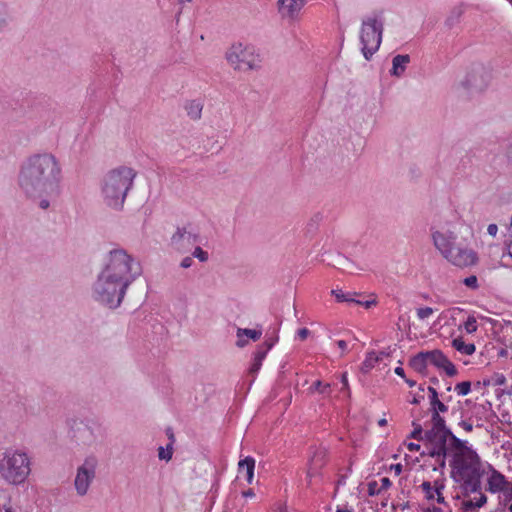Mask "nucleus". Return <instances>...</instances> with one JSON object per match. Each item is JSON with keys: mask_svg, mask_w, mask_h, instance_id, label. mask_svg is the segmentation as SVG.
Segmentation results:
<instances>
[{"mask_svg": "<svg viewBox=\"0 0 512 512\" xmlns=\"http://www.w3.org/2000/svg\"><path fill=\"white\" fill-rule=\"evenodd\" d=\"M142 273L139 262L124 249L109 252L108 262L93 284V299L110 309L119 307L129 285Z\"/></svg>", "mask_w": 512, "mask_h": 512, "instance_id": "nucleus-1", "label": "nucleus"}, {"mask_svg": "<svg viewBox=\"0 0 512 512\" xmlns=\"http://www.w3.org/2000/svg\"><path fill=\"white\" fill-rule=\"evenodd\" d=\"M494 385L502 386L506 383V377L503 374L495 373L492 377Z\"/></svg>", "mask_w": 512, "mask_h": 512, "instance_id": "nucleus-48", "label": "nucleus"}, {"mask_svg": "<svg viewBox=\"0 0 512 512\" xmlns=\"http://www.w3.org/2000/svg\"><path fill=\"white\" fill-rule=\"evenodd\" d=\"M448 457L452 458V454H441L440 456H434L433 458L436 459V462L438 464V467H434L433 470L436 471L437 469L441 470V474H443V470L446 467V459Z\"/></svg>", "mask_w": 512, "mask_h": 512, "instance_id": "nucleus-39", "label": "nucleus"}, {"mask_svg": "<svg viewBox=\"0 0 512 512\" xmlns=\"http://www.w3.org/2000/svg\"><path fill=\"white\" fill-rule=\"evenodd\" d=\"M172 455L173 447H171V444H167L166 448H163L162 446L158 448V457L160 460L169 461L172 458Z\"/></svg>", "mask_w": 512, "mask_h": 512, "instance_id": "nucleus-34", "label": "nucleus"}, {"mask_svg": "<svg viewBox=\"0 0 512 512\" xmlns=\"http://www.w3.org/2000/svg\"><path fill=\"white\" fill-rule=\"evenodd\" d=\"M420 487L423 490V492L425 493V498L427 500L430 501L435 498L436 493L434 491V487L429 481H424Z\"/></svg>", "mask_w": 512, "mask_h": 512, "instance_id": "nucleus-35", "label": "nucleus"}, {"mask_svg": "<svg viewBox=\"0 0 512 512\" xmlns=\"http://www.w3.org/2000/svg\"><path fill=\"white\" fill-rule=\"evenodd\" d=\"M254 469H255V459L251 456H247L244 459H241L238 463V470L242 472L246 471V479L249 484L252 483L254 477Z\"/></svg>", "mask_w": 512, "mask_h": 512, "instance_id": "nucleus-21", "label": "nucleus"}, {"mask_svg": "<svg viewBox=\"0 0 512 512\" xmlns=\"http://www.w3.org/2000/svg\"><path fill=\"white\" fill-rule=\"evenodd\" d=\"M433 314V309L431 307H422L417 309V316L420 319H425Z\"/></svg>", "mask_w": 512, "mask_h": 512, "instance_id": "nucleus-46", "label": "nucleus"}, {"mask_svg": "<svg viewBox=\"0 0 512 512\" xmlns=\"http://www.w3.org/2000/svg\"><path fill=\"white\" fill-rule=\"evenodd\" d=\"M394 372H395L396 375L400 376L403 379L406 377L405 371H404V369L401 366L396 367Z\"/></svg>", "mask_w": 512, "mask_h": 512, "instance_id": "nucleus-63", "label": "nucleus"}, {"mask_svg": "<svg viewBox=\"0 0 512 512\" xmlns=\"http://www.w3.org/2000/svg\"><path fill=\"white\" fill-rule=\"evenodd\" d=\"M412 426L414 429L412 430V432L410 433L408 438H411V439H414L417 441H425L426 431L423 430L422 425L416 421H413Z\"/></svg>", "mask_w": 512, "mask_h": 512, "instance_id": "nucleus-31", "label": "nucleus"}, {"mask_svg": "<svg viewBox=\"0 0 512 512\" xmlns=\"http://www.w3.org/2000/svg\"><path fill=\"white\" fill-rule=\"evenodd\" d=\"M326 460V450L318 449L314 452L313 456L310 459L311 465L315 466V468H322L325 465Z\"/></svg>", "mask_w": 512, "mask_h": 512, "instance_id": "nucleus-29", "label": "nucleus"}, {"mask_svg": "<svg viewBox=\"0 0 512 512\" xmlns=\"http://www.w3.org/2000/svg\"><path fill=\"white\" fill-rule=\"evenodd\" d=\"M242 496L245 498L254 497L255 493H254L253 489H248V490H245L242 492Z\"/></svg>", "mask_w": 512, "mask_h": 512, "instance_id": "nucleus-64", "label": "nucleus"}, {"mask_svg": "<svg viewBox=\"0 0 512 512\" xmlns=\"http://www.w3.org/2000/svg\"><path fill=\"white\" fill-rule=\"evenodd\" d=\"M423 399H424V396L421 395L420 393H417V395H415L413 397V399L411 400V403L414 405H418Z\"/></svg>", "mask_w": 512, "mask_h": 512, "instance_id": "nucleus-62", "label": "nucleus"}, {"mask_svg": "<svg viewBox=\"0 0 512 512\" xmlns=\"http://www.w3.org/2000/svg\"><path fill=\"white\" fill-rule=\"evenodd\" d=\"M97 459L94 456L87 457L84 463L78 467L75 477V488L80 496H84L95 478Z\"/></svg>", "mask_w": 512, "mask_h": 512, "instance_id": "nucleus-9", "label": "nucleus"}, {"mask_svg": "<svg viewBox=\"0 0 512 512\" xmlns=\"http://www.w3.org/2000/svg\"><path fill=\"white\" fill-rule=\"evenodd\" d=\"M335 267L339 268V269H342V270H349L351 272L352 270V263L351 261L341 255V254H338L335 259H334V264H333Z\"/></svg>", "mask_w": 512, "mask_h": 512, "instance_id": "nucleus-33", "label": "nucleus"}, {"mask_svg": "<svg viewBox=\"0 0 512 512\" xmlns=\"http://www.w3.org/2000/svg\"><path fill=\"white\" fill-rule=\"evenodd\" d=\"M456 392L461 396H466L471 391V382L470 381H462L457 383L455 386Z\"/></svg>", "mask_w": 512, "mask_h": 512, "instance_id": "nucleus-36", "label": "nucleus"}, {"mask_svg": "<svg viewBox=\"0 0 512 512\" xmlns=\"http://www.w3.org/2000/svg\"><path fill=\"white\" fill-rule=\"evenodd\" d=\"M136 172L129 167L111 170L103 179L102 193L105 203L114 209H121L128 191L133 186Z\"/></svg>", "mask_w": 512, "mask_h": 512, "instance_id": "nucleus-4", "label": "nucleus"}, {"mask_svg": "<svg viewBox=\"0 0 512 512\" xmlns=\"http://www.w3.org/2000/svg\"><path fill=\"white\" fill-rule=\"evenodd\" d=\"M433 487L436 494L442 493L443 489L445 488L444 479L435 480Z\"/></svg>", "mask_w": 512, "mask_h": 512, "instance_id": "nucleus-49", "label": "nucleus"}, {"mask_svg": "<svg viewBox=\"0 0 512 512\" xmlns=\"http://www.w3.org/2000/svg\"><path fill=\"white\" fill-rule=\"evenodd\" d=\"M200 241L198 232L189 230L188 227H178L176 232L171 237V245L178 251L184 252L190 246Z\"/></svg>", "mask_w": 512, "mask_h": 512, "instance_id": "nucleus-11", "label": "nucleus"}, {"mask_svg": "<svg viewBox=\"0 0 512 512\" xmlns=\"http://www.w3.org/2000/svg\"><path fill=\"white\" fill-rule=\"evenodd\" d=\"M475 497L462 496L460 509L463 512H477L487 503V496L484 493H475Z\"/></svg>", "mask_w": 512, "mask_h": 512, "instance_id": "nucleus-15", "label": "nucleus"}, {"mask_svg": "<svg viewBox=\"0 0 512 512\" xmlns=\"http://www.w3.org/2000/svg\"><path fill=\"white\" fill-rule=\"evenodd\" d=\"M441 369H443L449 377H454L458 373L455 365L450 360H448V363L445 364Z\"/></svg>", "mask_w": 512, "mask_h": 512, "instance_id": "nucleus-44", "label": "nucleus"}, {"mask_svg": "<svg viewBox=\"0 0 512 512\" xmlns=\"http://www.w3.org/2000/svg\"><path fill=\"white\" fill-rule=\"evenodd\" d=\"M506 485H508V481L505 476L498 470H493V473H491L487 479L486 491L498 493L504 490Z\"/></svg>", "mask_w": 512, "mask_h": 512, "instance_id": "nucleus-17", "label": "nucleus"}, {"mask_svg": "<svg viewBox=\"0 0 512 512\" xmlns=\"http://www.w3.org/2000/svg\"><path fill=\"white\" fill-rule=\"evenodd\" d=\"M452 468L451 478L455 482H461L462 496H470L472 493H483L481 479L485 474L482 460L478 453L472 449L462 458L453 455L449 460Z\"/></svg>", "mask_w": 512, "mask_h": 512, "instance_id": "nucleus-3", "label": "nucleus"}, {"mask_svg": "<svg viewBox=\"0 0 512 512\" xmlns=\"http://www.w3.org/2000/svg\"><path fill=\"white\" fill-rule=\"evenodd\" d=\"M465 330L469 334L474 333L477 330L476 318L474 316H468L465 322Z\"/></svg>", "mask_w": 512, "mask_h": 512, "instance_id": "nucleus-42", "label": "nucleus"}, {"mask_svg": "<svg viewBox=\"0 0 512 512\" xmlns=\"http://www.w3.org/2000/svg\"><path fill=\"white\" fill-rule=\"evenodd\" d=\"M226 59L235 70L248 71L257 68L253 54L248 52L241 43L232 45L226 53Z\"/></svg>", "mask_w": 512, "mask_h": 512, "instance_id": "nucleus-10", "label": "nucleus"}, {"mask_svg": "<svg viewBox=\"0 0 512 512\" xmlns=\"http://www.w3.org/2000/svg\"><path fill=\"white\" fill-rule=\"evenodd\" d=\"M384 23L377 16L363 19L360 32L361 51L366 60H370L382 43Z\"/></svg>", "mask_w": 512, "mask_h": 512, "instance_id": "nucleus-7", "label": "nucleus"}, {"mask_svg": "<svg viewBox=\"0 0 512 512\" xmlns=\"http://www.w3.org/2000/svg\"><path fill=\"white\" fill-rule=\"evenodd\" d=\"M490 78V72L484 65L475 64L472 65L460 84L469 95L473 96L487 88Z\"/></svg>", "mask_w": 512, "mask_h": 512, "instance_id": "nucleus-8", "label": "nucleus"}, {"mask_svg": "<svg viewBox=\"0 0 512 512\" xmlns=\"http://www.w3.org/2000/svg\"><path fill=\"white\" fill-rule=\"evenodd\" d=\"M311 392L318 391L321 394H326L330 391V384H323L320 380L315 381L309 388Z\"/></svg>", "mask_w": 512, "mask_h": 512, "instance_id": "nucleus-38", "label": "nucleus"}, {"mask_svg": "<svg viewBox=\"0 0 512 512\" xmlns=\"http://www.w3.org/2000/svg\"><path fill=\"white\" fill-rule=\"evenodd\" d=\"M297 334L301 340H305L309 336L310 330L308 328L304 327V328L299 329Z\"/></svg>", "mask_w": 512, "mask_h": 512, "instance_id": "nucleus-57", "label": "nucleus"}, {"mask_svg": "<svg viewBox=\"0 0 512 512\" xmlns=\"http://www.w3.org/2000/svg\"><path fill=\"white\" fill-rule=\"evenodd\" d=\"M427 390L429 393V400L431 406L430 409H436L438 411H441L442 413L447 412L448 406L444 402L440 401L439 393L437 392V390L432 386H429Z\"/></svg>", "mask_w": 512, "mask_h": 512, "instance_id": "nucleus-23", "label": "nucleus"}, {"mask_svg": "<svg viewBox=\"0 0 512 512\" xmlns=\"http://www.w3.org/2000/svg\"><path fill=\"white\" fill-rule=\"evenodd\" d=\"M500 492L503 494V502L505 505L512 501V483L508 482L505 489Z\"/></svg>", "mask_w": 512, "mask_h": 512, "instance_id": "nucleus-43", "label": "nucleus"}, {"mask_svg": "<svg viewBox=\"0 0 512 512\" xmlns=\"http://www.w3.org/2000/svg\"><path fill=\"white\" fill-rule=\"evenodd\" d=\"M379 361H381V357L377 356L374 351L368 352L361 365V372L368 373Z\"/></svg>", "mask_w": 512, "mask_h": 512, "instance_id": "nucleus-27", "label": "nucleus"}, {"mask_svg": "<svg viewBox=\"0 0 512 512\" xmlns=\"http://www.w3.org/2000/svg\"><path fill=\"white\" fill-rule=\"evenodd\" d=\"M236 335L238 338V340L236 341V346L239 348H243L248 344V341L246 339H243V336H246L252 341L256 342L261 338L262 330L238 328Z\"/></svg>", "mask_w": 512, "mask_h": 512, "instance_id": "nucleus-19", "label": "nucleus"}, {"mask_svg": "<svg viewBox=\"0 0 512 512\" xmlns=\"http://www.w3.org/2000/svg\"><path fill=\"white\" fill-rule=\"evenodd\" d=\"M331 293L335 296V298L338 302L353 303V301H355V299L353 297H351L349 294H345L340 289L332 290Z\"/></svg>", "mask_w": 512, "mask_h": 512, "instance_id": "nucleus-37", "label": "nucleus"}, {"mask_svg": "<svg viewBox=\"0 0 512 512\" xmlns=\"http://www.w3.org/2000/svg\"><path fill=\"white\" fill-rule=\"evenodd\" d=\"M202 109L203 104L200 100H191L185 104V110L187 111V115L192 120H198L201 118Z\"/></svg>", "mask_w": 512, "mask_h": 512, "instance_id": "nucleus-25", "label": "nucleus"}, {"mask_svg": "<svg viewBox=\"0 0 512 512\" xmlns=\"http://www.w3.org/2000/svg\"><path fill=\"white\" fill-rule=\"evenodd\" d=\"M458 425L460 427H462L465 431L467 432H471L473 430V425L472 423L466 421V420H461Z\"/></svg>", "mask_w": 512, "mask_h": 512, "instance_id": "nucleus-56", "label": "nucleus"}, {"mask_svg": "<svg viewBox=\"0 0 512 512\" xmlns=\"http://www.w3.org/2000/svg\"><path fill=\"white\" fill-rule=\"evenodd\" d=\"M429 363L435 366L438 369L444 367L445 364L448 363L447 356L439 349H434L431 351H427Z\"/></svg>", "mask_w": 512, "mask_h": 512, "instance_id": "nucleus-24", "label": "nucleus"}, {"mask_svg": "<svg viewBox=\"0 0 512 512\" xmlns=\"http://www.w3.org/2000/svg\"><path fill=\"white\" fill-rule=\"evenodd\" d=\"M425 441L431 445L427 451L429 457L440 456L441 454L459 455L464 457L473 448L468 442L458 438L452 430L434 432L426 430Z\"/></svg>", "mask_w": 512, "mask_h": 512, "instance_id": "nucleus-5", "label": "nucleus"}, {"mask_svg": "<svg viewBox=\"0 0 512 512\" xmlns=\"http://www.w3.org/2000/svg\"><path fill=\"white\" fill-rule=\"evenodd\" d=\"M452 347L458 352L465 355L474 354L476 347L473 343L466 344L462 337H457L452 340Z\"/></svg>", "mask_w": 512, "mask_h": 512, "instance_id": "nucleus-26", "label": "nucleus"}, {"mask_svg": "<svg viewBox=\"0 0 512 512\" xmlns=\"http://www.w3.org/2000/svg\"><path fill=\"white\" fill-rule=\"evenodd\" d=\"M441 369H443L449 377H454L458 373L455 365L450 360H448V363L445 364Z\"/></svg>", "mask_w": 512, "mask_h": 512, "instance_id": "nucleus-45", "label": "nucleus"}, {"mask_svg": "<svg viewBox=\"0 0 512 512\" xmlns=\"http://www.w3.org/2000/svg\"><path fill=\"white\" fill-rule=\"evenodd\" d=\"M269 352V345H261L257 346L256 351L253 354L252 363L249 367L248 374L252 376L251 383L255 380L257 373L261 369L262 362L266 358Z\"/></svg>", "mask_w": 512, "mask_h": 512, "instance_id": "nucleus-16", "label": "nucleus"}, {"mask_svg": "<svg viewBox=\"0 0 512 512\" xmlns=\"http://www.w3.org/2000/svg\"><path fill=\"white\" fill-rule=\"evenodd\" d=\"M61 178V168L50 153L35 154L22 165L18 182L24 193L33 198H41L57 192Z\"/></svg>", "mask_w": 512, "mask_h": 512, "instance_id": "nucleus-2", "label": "nucleus"}, {"mask_svg": "<svg viewBox=\"0 0 512 512\" xmlns=\"http://www.w3.org/2000/svg\"><path fill=\"white\" fill-rule=\"evenodd\" d=\"M432 239L435 247L446 258L455 248L456 235L449 231L445 234L435 231L432 233Z\"/></svg>", "mask_w": 512, "mask_h": 512, "instance_id": "nucleus-13", "label": "nucleus"}, {"mask_svg": "<svg viewBox=\"0 0 512 512\" xmlns=\"http://www.w3.org/2000/svg\"><path fill=\"white\" fill-rule=\"evenodd\" d=\"M431 412V423L432 427L430 430H434V432L451 430L447 425L445 418L441 416V411L436 409H430Z\"/></svg>", "mask_w": 512, "mask_h": 512, "instance_id": "nucleus-22", "label": "nucleus"}, {"mask_svg": "<svg viewBox=\"0 0 512 512\" xmlns=\"http://www.w3.org/2000/svg\"><path fill=\"white\" fill-rule=\"evenodd\" d=\"M464 13V8L462 5L454 7L449 16L447 17L445 23L449 28H452L454 25L459 23L461 16Z\"/></svg>", "mask_w": 512, "mask_h": 512, "instance_id": "nucleus-28", "label": "nucleus"}, {"mask_svg": "<svg viewBox=\"0 0 512 512\" xmlns=\"http://www.w3.org/2000/svg\"><path fill=\"white\" fill-rule=\"evenodd\" d=\"M193 264V259L192 257H185L182 259L181 263H180V266L184 269H187L189 267H191Z\"/></svg>", "mask_w": 512, "mask_h": 512, "instance_id": "nucleus-55", "label": "nucleus"}, {"mask_svg": "<svg viewBox=\"0 0 512 512\" xmlns=\"http://www.w3.org/2000/svg\"><path fill=\"white\" fill-rule=\"evenodd\" d=\"M487 232L491 236H496L498 232V226L496 224H489L487 228Z\"/></svg>", "mask_w": 512, "mask_h": 512, "instance_id": "nucleus-59", "label": "nucleus"}, {"mask_svg": "<svg viewBox=\"0 0 512 512\" xmlns=\"http://www.w3.org/2000/svg\"><path fill=\"white\" fill-rule=\"evenodd\" d=\"M463 284L473 290L479 288L478 279L475 275H470L463 280Z\"/></svg>", "mask_w": 512, "mask_h": 512, "instance_id": "nucleus-40", "label": "nucleus"}, {"mask_svg": "<svg viewBox=\"0 0 512 512\" xmlns=\"http://www.w3.org/2000/svg\"><path fill=\"white\" fill-rule=\"evenodd\" d=\"M29 473L30 463L25 453L6 452L3 459L0 460V475L10 484L23 483Z\"/></svg>", "mask_w": 512, "mask_h": 512, "instance_id": "nucleus-6", "label": "nucleus"}, {"mask_svg": "<svg viewBox=\"0 0 512 512\" xmlns=\"http://www.w3.org/2000/svg\"><path fill=\"white\" fill-rule=\"evenodd\" d=\"M378 484L376 481H370L368 483V495L374 496L378 495L382 492V489L377 488Z\"/></svg>", "mask_w": 512, "mask_h": 512, "instance_id": "nucleus-47", "label": "nucleus"}, {"mask_svg": "<svg viewBox=\"0 0 512 512\" xmlns=\"http://www.w3.org/2000/svg\"><path fill=\"white\" fill-rule=\"evenodd\" d=\"M392 485V482L388 477H384L381 479V487L379 489L386 490Z\"/></svg>", "mask_w": 512, "mask_h": 512, "instance_id": "nucleus-58", "label": "nucleus"}, {"mask_svg": "<svg viewBox=\"0 0 512 512\" xmlns=\"http://www.w3.org/2000/svg\"><path fill=\"white\" fill-rule=\"evenodd\" d=\"M410 62V56L408 54H398L392 59V69L390 74L392 76L400 77L406 69V65Z\"/></svg>", "mask_w": 512, "mask_h": 512, "instance_id": "nucleus-20", "label": "nucleus"}, {"mask_svg": "<svg viewBox=\"0 0 512 512\" xmlns=\"http://www.w3.org/2000/svg\"><path fill=\"white\" fill-rule=\"evenodd\" d=\"M278 336H271V337H268L267 339H265V341L263 343H261V345H269V351L273 348V346L278 342Z\"/></svg>", "mask_w": 512, "mask_h": 512, "instance_id": "nucleus-50", "label": "nucleus"}, {"mask_svg": "<svg viewBox=\"0 0 512 512\" xmlns=\"http://www.w3.org/2000/svg\"><path fill=\"white\" fill-rule=\"evenodd\" d=\"M322 219H323L322 214H320V213L314 214L310 218L309 222L307 223L306 233L310 234V235L315 234L316 231L318 230L319 223L322 221Z\"/></svg>", "mask_w": 512, "mask_h": 512, "instance_id": "nucleus-30", "label": "nucleus"}, {"mask_svg": "<svg viewBox=\"0 0 512 512\" xmlns=\"http://www.w3.org/2000/svg\"><path fill=\"white\" fill-rule=\"evenodd\" d=\"M341 383L343 384L342 390H346L348 396H350V388H349L348 378H347V373L346 372L341 375Z\"/></svg>", "mask_w": 512, "mask_h": 512, "instance_id": "nucleus-52", "label": "nucleus"}, {"mask_svg": "<svg viewBox=\"0 0 512 512\" xmlns=\"http://www.w3.org/2000/svg\"><path fill=\"white\" fill-rule=\"evenodd\" d=\"M165 433H166V436L169 439V443L168 444H171V447H173V444L175 442V435H174L173 429L171 427H167L166 430H165Z\"/></svg>", "mask_w": 512, "mask_h": 512, "instance_id": "nucleus-54", "label": "nucleus"}, {"mask_svg": "<svg viewBox=\"0 0 512 512\" xmlns=\"http://www.w3.org/2000/svg\"><path fill=\"white\" fill-rule=\"evenodd\" d=\"M429 363L427 351H421L412 356L409 360V366L423 376L428 374L427 366Z\"/></svg>", "mask_w": 512, "mask_h": 512, "instance_id": "nucleus-18", "label": "nucleus"}, {"mask_svg": "<svg viewBox=\"0 0 512 512\" xmlns=\"http://www.w3.org/2000/svg\"><path fill=\"white\" fill-rule=\"evenodd\" d=\"M305 3L306 0H278V10L283 18L294 20Z\"/></svg>", "mask_w": 512, "mask_h": 512, "instance_id": "nucleus-14", "label": "nucleus"}, {"mask_svg": "<svg viewBox=\"0 0 512 512\" xmlns=\"http://www.w3.org/2000/svg\"><path fill=\"white\" fill-rule=\"evenodd\" d=\"M192 256L199 259L200 262H206L208 260V253L204 251L200 246H197L194 249Z\"/></svg>", "mask_w": 512, "mask_h": 512, "instance_id": "nucleus-41", "label": "nucleus"}, {"mask_svg": "<svg viewBox=\"0 0 512 512\" xmlns=\"http://www.w3.org/2000/svg\"><path fill=\"white\" fill-rule=\"evenodd\" d=\"M407 448L409 451H419L421 446L417 443L410 442L407 444Z\"/></svg>", "mask_w": 512, "mask_h": 512, "instance_id": "nucleus-61", "label": "nucleus"}, {"mask_svg": "<svg viewBox=\"0 0 512 512\" xmlns=\"http://www.w3.org/2000/svg\"><path fill=\"white\" fill-rule=\"evenodd\" d=\"M319 469H320V468H315V466H313V465H311V464L309 465V469H308V471H307V478L309 479V480H308V484H310V483H311V478H312L313 476H315V475L318 473V470H319Z\"/></svg>", "mask_w": 512, "mask_h": 512, "instance_id": "nucleus-53", "label": "nucleus"}, {"mask_svg": "<svg viewBox=\"0 0 512 512\" xmlns=\"http://www.w3.org/2000/svg\"><path fill=\"white\" fill-rule=\"evenodd\" d=\"M390 469L394 470L396 475H400L401 472H402L403 467H402V465L400 463H398V464H392L390 466Z\"/></svg>", "mask_w": 512, "mask_h": 512, "instance_id": "nucleus-60", "label": "nucleus"}, {"mask_svg": "<svg viewBox=\"0 0 512 512\" xmlns=\"http://www.w3.org/2000/svg\"><path fill=\"white\" fill-rule=\"evenodd\" d=\"M446 259L453 265L458 267H468L474 265L478 261L477 253L471 249L455 247Z\"/></svg>", "mask_w": 512, "mask_h": 512, "instance_id": "nucleus-12", "label": "nucleus"}, {"mask_svg": "<svg viewBox=\"0 0 512 512\" xmlns=\"http://www.w3.org/2000/svg\"><path fill=\"white\" fill-rule=\"evenodd\" d=\"M353 303L355 304H358V305H362L364 306L366 309L370 308L371 306L375 305L376 304V300L373 299V300H367V301H360V300H356L353 301Z\"/></svg>", "mask_w": 512, "mask_h": 512, "instance_id": "nucleus-51", "label": "nucleus"}, {"mask_svg": "<svg viewBox=\"0 0 512 512\" xmlns=\"http://www.w3.org/2000/svg\"><path fill=\"white\" fill-rule=\"evenodd\" d=\"M10 20L11 17L7 5L0 2V32L8 26Z\"/></svg>", "mask_w": 512, "mask_h": 512, "instance_id": "nucleus-32", "label": "nucleus"}]
</instances>
